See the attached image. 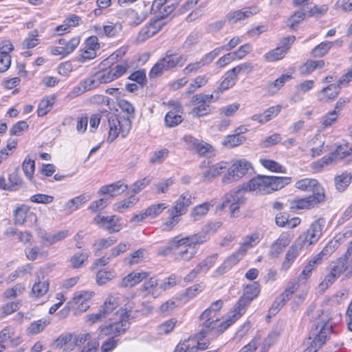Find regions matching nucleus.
Segmentation results:
<instances>
[{
	"label": "nucleus",
	"instance_id": "obj_1",
	"mask_svg": "<svg viewBox=\"0 0 352 352\" xmlns=\"http://www.w3.org/2000/svg\"><path fill=\"white\" fill-rule=\"evenodd\" d=\"M206 241V234L201 233L182 238L175 236L171 239L174 259L177 262L189 261L197 254L198 245Z\"/></svg>",
	"mask_w": 352,
	"mask_h": 352
},
{
	"label": "nucleus",
	"instance_id": "obj_2",
	"mask_svg": "<svg viewBox=\"0 0 352 352\" xmlns=\"http://www.w3.org/2000/svg\"><path fill=\"white\" fill-rule=\"evenodd\" d=\"M291 182L292 178L289 177L258 175L244 186L247 191L252 192L256 195H263L280 190Z\"/></svg>",
	"mask_w": 352,
	"mask_h": 352
},
{
	"label": "nucleus",
	"instance_id": "obj_3",
	"mask_svg": "<svg viewBox=\"0 0 352 352\" xmlns=\"http://www.w3.org/2000/svg\"><path fill=\"white\" fill-rule=\"evenodd\" d=\"M239 318L236 314L233 312V310L229 314L228 318L223 322L217 316L210 317L208 320L203 322L201 329L199 332L200 333V338H205L209 333H212L214 336H219Z\"/></svg>",
	"mask_w": 352,
	"mask_h": 352
},
{
	"label": "nucleus",
	"instance_id": "obj_4",
	"mask_svg": "<svg viewBox=\"0 0 352 352\" xmlns=\"http://www.w3.org/2000/svg\"><path fill=\"white\" fill-rule=\"evenodd\" d=\"M186 60L187 56L177 55L167 51L165 56L160 58L151 68L149 76L152 78L160 76L177 66H182Z\"/></svg>",
	"mask_w": 352,
	"mask_h": 352
},
{
	"label": "nucleus",
	"instance_id": "obj_5",
	"mask_svg": "<svg viewBox=\"0 0 352 352\" xmlns=\"http://www.w3.org/2000/svg\"><path fill=\"white\" fill-rule=\"evenodd\" d=\"M129 316L128 312H122L118 321L100 327L98 339H103L107 336L116 338V337L124 334L130 327Z\"/></svg>",
	"mask_w": 352,
	"mask_h": 352
},
{
	"label": "nucleus",
	"instance_id": "obj_6",
	"mask_svg": "<svg viewBox=\"0 0 352 352\" xmlns=\"http://www.w3.org/2000/svg\"><path fill=\"white\" fill-rule=\"evenodd\" d=\"M246 192L247 190L244 185L239 186L231 190L225 195L220 208H228L230 210L231 216L235 217L239 213V208L246 201V198L245 197Z\"/></svg>",
	"mask_w": 352,
	"mask_h": 352
},
{
	"label": "nucleus",
	"instance_id": "obj_7",
	"mask_svg": "<svg viewBox=\"0 0 352 352\" xmlns=\"http://www.w3.org/2000/svg\"><path fill=\"white\" fill-rule=\"evenodd\" d=\"M108 121L109 131L107 141L109 142H113L119 134H121L122 138L128 135L131 126V122L129 118L118 117L115 114H111Z\"/></svg>",
	"mask_w": 352,
	"mask_h": 352
},
{
	"label": "nucleus",
	"instance_id": "obj_8",
	"mask_svg": "<svg viewBox=\"0 0 352 352\" xmlns=\"http://www.w3.org/2000/svg\"><path fill=\"white\" fill-rule=\"evenodd\" d=\"M259 293L260 285L257 282L248 285L244 289L243 295L234 306L233 312L240 318L245 313L247 307L258 296Z\"/></svg>",
	"mask_w": 352,
	"mask_h": 352
},
{
	"label": "nucleus",
	"instance_id": "obj_9",
	"mask_svg": "<svg viewBox=\"0 0 352 352\" xmlns=\"http://www.w3.org/2000/svg\"><path fill=\"white\" fill-rule=\"evenodd\" d=\"M252 168L251 164L245 160L235 162L228 168V172L222 178L224 184H231L242 178Z\"/></svg>",
	"mask_w": 352,
	"mask_h": 352
},
{
	"label": "nucleus",
	"instance_id": "obj_10",
	"mask_svg": "<svg viewBox=\"0 0 352 352\" xmlns=\"http://www.w3.org/2000/svg\"><path fill=\"white\" fill-rule=\"evenodd\" d=\"M323 223L322 219H318L313 222L308 229L298 237L299 245L309 246L316 243L322 236Z\"/></svg>",
	"mask_w": 352,
	"mask_h": 352
},
{
	"label": "nucleus",
	"instance_id": "obj_11",
	"mask_svg": "<svg viewBox=\"0 0 352 352\" xmlns=\"http://www.w3.org/2000/svg\"><path fill=\"white\" fill-rule=\"evenodd\" d=\"M324 197V193L316 192V195L305 198L293 199L290 201V208L292 210L309 209L316 204L323 201Z\"/></svg>",
	"mask_w": 352,
	"mask_h": 352
},
{
	"label": "nucleus",
	"instance_id": "obj_12",
	"mask_svg": "<svg viewBox=\"0 0 352 352\" xmlns=\"http://www.w3.org/2000/svg\"><path fill=\"white\" fill-rule=\"evenodd\" d=\"M219 50L214 49L212 51L209 53L206 54L200 60L190 63L188 64L185 68L183 69V74L185 75H188L191 73L196 72L199 71L201 67L205 65H209L212 63L214 59L219 56Z\"/></svg>",
	"mask_w": 352,
	"mask_h": 352
},
{
	"label": "nucleus",
	"instance_id": "obj_13",
	"mask_svg": "<svg viewBox=\"0 0 352 352\" xmlns=\"http://www.w3.org/2000/svg\"><path fill=\"white\" fill-rule=\"evenodd\" d=\"M259 12L260 9L256 6L246 7L239 10L228 12L226 15V20L229 23L234 24L247 19Z\"/></svg>",
	"mask_w": 352,
	"mask_h": 352
},
{
	"label": "nucleus",
	"instance_id": "obj_14",
	"mask_svg": "<svg viewBox=\"0 0 352 352\" xmlns=\"http://www.w3.org/2000/svg\"><path fill=\"white\" fill-rule=\"evenodd\" d=\"M297 289L298 285L296 283H289L285 288V291L275 299L270 311L272 314H275L278 311H280V309H282L285 305L286 302L291 298L292 296L297 290Z\"/></svg>",
	"mask_w": 352,
	"mask_h": 352
},
{
	"label": "nucleus",
	"instance_id": "obj_15",
	"mask_svg": "<svg viewBox=\"0 0 352 352\" xmlns=\"http://www.w3.org/2000/svg\"><path fill=\"white\" fill-rule=\"evenodd\" d=\"M120 218L116 215L113 216H101L98 215L94 218V222L101 228L107 230L109 232H118L122 229V225L120 223Z\"/></svg>",
	"mask_w": 352,
	"mask_h": 352
},
{
	"label": "nucleus",
	"instance_id": "obj_16",
	"mask_svg": "<svg viewBox=\"0 0 352 352\" xmlns=\"http://www.w3.org/2000/svg\"><path fill=\"white\" fill-rule=\"evenodd\" d=\"M92 29L101 38L104 36L114 38L122 31V25L119 22H109L108 24L103 26L98 24L94 25Z\"/></svg>",
	"mask_w": 352,
	"mask_h": 352
},
{
	"label": "nucleus",
	"instance_id": "obj_17",
	"mask_svg": "<svg viewBox=\"0 0 352 352\" xmlns=\"http://www.w3.org/2000/svg\"><path fill=\"white\" fill-rule=\"evenodd\" d=\"M195 197L189 192H185L175 201L173 206L168 209L171 213L182 216L188 210V208L192 204Z\"/></svg>",
	"mask_w": 352,
	"mask_h": 352
},
{
	"label": "nucleus",
	"instance_id": "obj_18",
	"mask_svg": "<svg viewBox=\"0 0 352 352\" xmlns=\"http://www.w3.org/2000/svg\"><path fill=\"white\" fill-rule=\"evenodd\" d=\"M22 184L23 181L17 168L9 174L8 181L3 177H0V188L5 190L16 191L22 186Z\"/></svg>",
	"mask_w": 352,
	"mask_h": 352
},
{
	"label": "nucleus",
	"instance_id": "obj_19",
	"mask_svg": "<svg viewBox=\"0 0 352 352\" xmlns=\"http://www.w3.org/2000/svg\"><path fill=\"white\" fill-rule=\"evenodd\" d=\"M290 235L287 233H282L277 240L270 246L268 256L270 258H277L284 251V249L290 243Z\"/></svg>",
	"mask_w": 352,
	"mask_h": 352
},
{
	"label": "nucleus",
	"instance_id": "obj_20",
	"mask_svg": "<svg viewBox=\"0 0 352 352\" xmlns=\"http://www.w3.org/2000/svg\"><path fill=\"white\" fill-rule=\"evenodd\" d=\"M98 87L94 76L92 75L89 78L81 80L76 86H75L69 93L72 98L78 96L87 91H91Z\"/></svg>",
	"mask_w": 352,
	"mask_h": 352
},
{
	"label": "nucleus",
	"instance_id": "obj_21",
	"mask_svg": "<svg viewBox=\"0 0 352 352\" xmlns=\"http://www.w3.org/2000/svg\"><path fill=\"white\" fill-rule=\"evenodd\" d=\"M94 295L93 292L80 291L74 294L72 301L69 302L68 304L78 305L80 311L84 312L89 307L87 302Z\"/></svg>",
	"mask_w": 352,
	"mask_h": 352
},
{
	"label": "nucleus",
	"instance_id": "obj_22",
	"mask_svg": "<svg viewBox=\"0 0 352 352\" xmlns=\"http://www.w3.org/2000/svg\"><path fill=\"white\" fill-rule=\"evenodd\" d=\"M295 187L303 191L312 192L313 195H316V192L324 193V189L314 179L305 178L298 180L296 182Z\"/></svg>",
	"mask_w": 352,
	"mask_h": 352
},
{
	"label": "nucleus",
	"instance_id": "obj_23",
	"mask_svg": "<svg viewBox=\"0 0 352 352\" xmlns=\"http://www.w3.org/2000/svg\"><path fill=\"white\" fill-rule=\"evenodd\" d=\"M316 329V330L319 329V331L314 339V344H317L321 347L325 343L327 336L332 331V324L329 320L326 322L322 320L317 323Z\"/></svg>",
	"mask_w": 352,
	"mask_h": 352
},
{
	"label": "nucleus",
	"instance_id": "obj_24",
	"mask_svg": "<svg viewBox=\"0 0 352 352\" xmlns=\"http://www.w3.org/2000/svg\"><path fill=\"white\" fill-rule=\"evenodd\" d=\"M69 232L68 230H60L54 233L45 232L41 236V243L46 246H51L68 237Z\"/></svg>",
	"mask_w": 352,
	"mask_h": 352
},
{
	"label": "nucleus",
	"instance_id": "obj_25",
	"mask_svg": "<svg viewBox=\"0 0 352 352\" xmlns=\"http://www.w3.org/2000/svg\"><path fill=\"white\" fill-rule=\"evenodd\" d=\"M49 281L45 277H37L32 285L30 296L32 298H40L47 294L49 290Z\"/></svg>",
	"mask_w": 352,
	"mask_h": 352
},
{
	"label": "nucleus",
	"instance_id": "obj_26",
	"mask_svg": "<svg viewBox=\"0 0 352 352\" xmlns=\"http://www.w3.org/2000/svg\"><path fill=\"white\" fill-rule=\"evenodd\" d=\"M128 188V186L122 181H118L113 184L102 186L98 190V195H109L111 197H115L124 192Z\"/></svg>",
	"mask_w": 352,
	"mask_h": 352
},
{
	"label": "nucleus",
	"instance_id": "obj_27",
	"mask_svg": "<svg viewBox=\"0 0 352 352\" xmlns=\"http://www.w3.org/2000/svg\"><path fill=\"white\" fill-rule=\"evenodd\" d=\"M148 272H132L122 278L120 286L122 287H132L148 276Z\"/></svg>",
	"mask_w": 352,
	"mask_h": 352
},
{
	"label": "nucleus",
	"instance_id": "obj_28",
	"mask_svg": "<svg viewBox=\"0 0 352 352\" xmlns=\"http://www.w3.org/2000/svg\"><path fill=\"white\" fill-rule=\"evenodd\" d=\"M91 199V196L88 194L83 193L73 199H69L64 206L65 210L71 213L76 210L80 206L85 204Z\"/></svg>",
	"mask_w": 352,
	"mask_h": 352
},
{
	"label": "nucleus",
	"instance_id": "obj_29",
	"mask_svg": "<svg viewBox=\"0 0 352 352\" xmlns=\"http://www.w3.org/2000/svg\"><path fill=\"white\" fill-rule=\"evenodd\" d=\"M236 80L237 76L232 69L228 71L225 74L224 79L217 89V97H219L223 91L233 87L235 85Z\"/></svg>",
	"mask_w": 352,
	"mask_h": 352
},
{
	"label": "nucleus",
	"instance_id": "obj_30",
	"mask_svg": "<svg viewBox=\"0 0 352 352\" xmlns=\"http://www.w3.org/2000/svg\"><path fill=\"white\" fill-rule=\"evenodd\" d=\"M214 206L212 201L202 203L194 207L190 211V217L194 221H198L206 215L209 210Z\"/></svg>",
	"mask_w": 352,
	"mask_h": 352
},
{
	"label": "nucleus",
	"instance_id": "obj_31",
	"mask_svg": "<svg viewBox=\"0 0 352 352\" xmlns=\"http://www.w3.org/2000/svg\"><path fill=\"white\" fill-rule=\"evenodd\" d=\"M301 246L299 245H292L289 250H287L284 261L282 263L281 269L284 271H287L292 264L294 263L295 259L299 254V250H300Z\"/></svg>",
	"mask_w": 352,
	"mask_h": 352
},
{
	"label": "nucleus",
	"instance_id": "obj_32",
	"mask_svg": "<svg viewBox=\"0 0 352 352\" xmlns=\"http://www.w3.org/2000/svg\"><path fill=\"white\" fill-rule=\"evenodd\" d=\"M329 269L340 276L344 272H349V265L346 259L342 256L335 261L331 262Z\"/></svg>",
	"mask_w": 352,
	"mask_h": 352
},
{
	"label": "nucleus",
	"instance_id": "obj_33",
	"mask_svg": "<svg viewBox=\"0 0 352 352\" xmlns=\"http://www.w3.org/2000/svg\"><path fill=\"white\" fill-rule=\"evenodd\" d=\"M292 78V76L289 74H283L278 78L270 82L267 85V90L270 94L273 95L284 85V84Z\"/></svg>",
	"mask_w": 352,
	"mask_h": 352
},
{
	"label": "nucleus",
	"instance_id": "obj_34",
	"mask_svg": "<svg viewBox=\"0 0 352 352\" xmlns=\"http://www.w3.org/2000/svg\"><path fill=\"white\" fill-rule=\"evenodd\" d=\"M323 60H308L302 65L300 67V72L302 75L306 76L311 74L316 68H322L324 66Z\"/></svg>",
	"mask_w": 352,
	"mask_h": 352
},
{
	"label": "nucleus",
	"instance_id": "obj_35",
	"mask_svg": "<svg viewBox=\"0 0 352 352\" xmlns=\"http://www.w3.org/2000/svg\"><path fill=\"white\" fill-rule=\"evenodd\" d=\"M261 164L271 172L286 173L287 169L278 162L269 159H260Z\"/></svg>",
	"mask_w": 352,
	"mask_h": 352
},
{
	"label": "nucleus",
	"instance_id": "obj_36",
	"mask_svg": "<svg viewBox=\"0 0 352 352\" xmlns=\"http://www.w3.org/2000/svg\"><path fill=\"white\" fill-rule=\"evenodd\" d=\"M287 54V50L283 47H277L270 50L263 56V58L267 62H274L283 59Z\"/></svg>",
	"mask_w": 352,
	"mask_h": 352
},
{
	"label": "nucleus",
	"instance_id": "obj_37",
	"mask_svg": "<svg viewBox=\"0 0 352 352\" xmlns=\"http://www.w3.org/2000/svg\"><path fill=\"white\" fill-rule=\"evenodd\" d=\"M217 89L213 91L212 94H199L193 96L191 99L192 104H197L200 102H205L206 104L210 105L212 101L217 100L219 97H217Z\"/></svg>",
	"mask_w": 352,
	"mask_h": 352
},
{
	"label": "nucleus",
	"instance_id": "obj_38",
	"mask_svg": "<svg viewBox=\"0 0 352 352\" xmlns=\"http://www.w3.org/2000/svg\"><path fill=\"white\" fill-rule=\"evenodd\" d=\"M55 102V97H47L43 99L38 104L37 114L38 116H45L52 109Z\"/></svg>",
	"mask_w": 352,
	"mask_h": 352
},
{
	"label": "nucleus",
	"instance_id": "obj_39",
	"mask_svg": "<svg viewBox=\"0 0 352 352\" xmlns=\"http://www.w3.org/2000/svg\"><path fill=\"white\" fill-rule=\"evenodd\" d=\"M336 160H338L333 152L329 155H325L320 160L312 163L311 167L314 171L320 172L324 166L329 165Z\"/></svg>",
	"mask_w": 352,
	"mask_h": 352
},
{
	"label": "nucleus",
	"instance_id": "obj_40",
	"mask_svg": "<svg viewBox=\"0 0 352 352\" xmlns=\"http://www.w3.org/2000/svg\"><path fill=\"white\" fill-rule=\"evenodd\" d=\"M32 270V265L30 263L18 267L8 276V282L10 283L14 281L17 278L24 277L26 274L30 273Z\"/></svg>",
	"mask_w": 352,
	"mask_h": 352
},
{
	"label": "nucleus",
	"instance_id": "obj_41",
	"mask_svg": "<svg viewBox=\"0 0 352 352\" xmlns=\"http://www.w3.org/2000/svg\"><path fill=\"white\" fill-rule=\"evenodd\" d=\"M351 180V176L347 173H342L341 175L336 176L335 186L339 191H343L349 185Z\"/></svg>",
	"mask_w": 352,
	"mask_h": 352
},
{
	"label": "nucleus",
	"instance_id": "obj_42",
	"mask_svg": "<svg viewBox=\"0 0 352 352\" xmlns=\"http://www.w3.org/2000/svg\"><path fill=\"white\" fill-rule=\"evenodd\" d=\"M167 213L169 217L162 225V228L164 231H170L173 230L181 220V216L175 213H171L170 210H168Z\"/></svg>",
	"mask_w": 352,
	"mask_h": 352
},
{
	"label": "nucleus",
	"instance_id": "obj_43",
	"mask_svg": "<svg viewBox=\"0 0 352 352\" xmlns=\"http://www.w3.org/2000/svg\"><path fill=\"white\" fill-rule=\"evenodd\" d=\"M118 307V297L116 296H108L101 309L102 311L107 316L110 313H111L114 309H116Z\"/></svg>",
	"mask_w": 352,
	"mask_h": 352
},
{
	"label": "nucleus",
	"instance_id": "obj_44",
	"mask_svg": "<svg viewBox=\"0 0 352 352\" xmlns=\"http://www.w3.org/2000/svg\"><path fill=\"white\" fill-rule=\"evenodd\" d=\"M94 76L98 87L101 84L109 83L116 80L110 69L99 71L95 73Z\"/></svg>",
	"mask_w": 352,
	"mask_h": 352
},
{
	"label": "nucleus",
	"instance_id": "obj_45",
	"mask_svg": "<svg viewBox=\"0 0 352 352\" xmlns=\"http://www.w3.org/2000/svg\"><path fill=\"white\" fill-rule=\"evenodd\" d=\"M168 154L169 150L166 148L155 151L151 157L149 163L152 165L160 164L165 161L168 157Z\"/></svg>",
	"mask_w": 352,
	"mask_h": 352
},
{
	"label": "nucleus",
	"instance_id": "obj_46",
	"mask_svg": "<svg viewBox=\"0 0 352 352\" xmlns=\"http://www.w3.org/2000/svg\"><path fill=\"white\" fill-rule=\"evenodd\" d=\"M333 45V43L330 41L322 42L312 50V56L315 58L324 56L332 47Z\"/></svg>",
	"mask_w": 352,
	"mask_h": 352
},
{
	"label": "nucleus",
	"instance_id": "obj_47",
	"mask_svg": "<svg viewBox=\"0 0 352 352\" xmlns=\"http://www.w3.org/2000/svg\"><path fill=\"white\" fill-rule=\"evenodd\" d=\"M74 335L65 334L60 336L55 341L54 344L56 348H63L66 346L68 349L72 350L74 347L73 344Z\"/></svg>",
	"mask_w": 352,
	"mask_h": 352
},
{
	"label": "nucleus",
	"instance_id": "obj_48",
	"mask_svg": "<svg viewBox=\"0 0 352 352\" xmlns=\"http://www.w3.org/2000/svg\"><path fill=\"white\" fill-rule=\"evenodd\" d=\"M49 324L50 321L46 319H41L34 321L29 326L28 329V332L31 335H36L42 332Z\"/></svg>",
	"mask_w": 352,
	"mask_h": 352
},
{
	"label": "nucleus",
	"instance_id": "obj_49",
	"mask_svg": "<svg viewBox=\"0 0 352 352\" xmlns=\"http://www.w3.org/2000/svg\"><path fill=\"white\" fill-rule=\"evenodd\" d=\"M29 208L24 205H22L16 208L14 212V222L16 225L21 226L24 223Z\"/></svg>",
	"mask_w": 352,
	"mask_h": 352
},
{
	"label": "nucleus",
	"instance_id": "obj_50",
	"mask_svg": "<svg viewBox=\"0 0 352 352\" xmlns=\"http://www.w3.org/2000/svg\"><path fill=\"white\" fill-rule=\"evenodd\" d=\"M194 105L196 107L190 112V114L192 115L193 118H199L210 113L211 110L210 105L206 104L205 102H200Z\"/></svg>",
	"mask_w": 352,
	"mask_h": 352
},
{
	"label": "nucleus",
	"instance_id": "obj_51",
	"mask_svg": "<svg viewBox=\"0 0 352 352\" xmlns=\"http://www.w3.org/2000/svg\"><path fill=\"white\" fill-rule=\"evenodd\" d=\"M336 248L337 241H331L326 245L322 251L317 254L315 256L316 257V259L320 261L321 263L324 258H328L331 254H333Z\"/></svg>",
	"mask_w": 352,
	"mask_h": 352
},
{
	"label": "nucleus",
	"instance_id": "obj_52",
	"mask_svg": "<svg viewBox=\"0 0 352 352\" xmlns=\"http://www.w3.org/2000/svg\"><path fill=\"white\" fill-rule=\"evenodd\" d=\"M217 256V254H213L199 263L197 267L199 272H201V273H206L213 266Z\"/></svg>",
	"mask_w": 352,
	"mask_h": 352
},
{
	"label": "nucleus",
	"instance_id": "obj_53",
	"mask_svg": "<svg viewBox=\"0 0 352 352\" xmlns=\"http://www.w3.org/2000/svg\"><path fill=\"white\" fill-rule=\"evenodd\" d=\"M337 160H341L346 157H349L352 160V146L348 144H344L337 146L333 152Z\"/></svg>",
	"mask_w": 352,
	"mask_h": 352
},
{
	"label": "nucleus",
	"instance_id": "obj_54",
	"mask_svg": "<svg viewBox=\"0 0 352 352\" xmlns=\"http://www.w3.org/2000/svg\"><path fill=\"white\" fill-rule=\"evenodd\" d=\"M129 23L132 26H137L142 23L146 19L144 13L139 14L135 10L130 9L127 12Z\"/></svg>",
	"mask_w": 352,
	"mask_h": 352
},
{
	"label": "nucleus",
	"instance_id": "obj_55",
	"mask_svg": "<svg viewBox=\"0 0 352 352\" xmlns=\"http://www.w3.org/2000/svg\"><path fill=\"white\" fill-rule=\"evenodd\" d=\"M208 81V78L206 75H200L197 76L193 82H191L188 87L187 93L191 94L197 89L205 85Z\"/></svg>",
	"mask_w": 352,
	"mask_h": 352
},
{
	"label": "nucleus",
	"instance_id": "obj_56",
	"mask_svg": "<svg viewBox=\"0 0 352 352\" xmlns=\"http://www.w3.org/2000/svg\"><path fill=\"white\" fill-rule=\"evenodd\" d=\"M258 237L256 235L248 236L241 245L239 247L238 251L244 256L246 252L258 242Z\"/></svg>",
	"mask_w": 352,
	"mask_h": 352
},
{
	"label": "nucleus",
	"instance_id": "obj_57",
	"mask_svg": "<svg viewBox=\"0 0 352 352\" xmlns=\"http://www.w3.org/2000/svg\"><path fill=\"white\" fill-rule=\"evenodd\" d=\"M245 140V138L239 134L229 135L226 136L223 144L226 146L232 148L241 144Z\"/></svg>",
	"mask_w": 352,
	"mask_h": 352
},
{
	"label": "nucleus",
	"instance_id": "obj_58",
	"mask_svg": "<svg viewBox=\"0 0 352 352\" xmlns=\"http://www.w3.org/2000/svg\"><path fill=\"white\" fill-rule=\"evenodd\" d=\"M183 120L182 116L176 114L174 111H169L166 113L164 122L168 127H174L180 124Z\"/></svg>",
	"mask_w": 352,
	"mask_h": 352
},
{
	"label": "nucleus",
	"instance_id": "obj_59",
	"mask_svg": "<svg viewBox=\"0 0 352 352\" xmlns=\"http://www.w3.org/2000/svg\"><path fill=\"white\" fill-rule=\"evenodd\" d=\"M19 302H10L0 308V317L4 318L17 311L20 307Z\"/></svg>",
	"mask_w": 352,
	"mask_h": 352
},
{
	"label": "nucleus",
	"instance_id": "obj_60",
	"mask_svg": "<svg viewBox=\"0 0 352 352\" xmlns=\"http://www.w3.org/2000/svg\"><path fill=\"white\" fill-rule=\"evenodd\" d=\"M307 15V12L298 10L295 12L287 20L288 25L294 29L298 23L302 22Z\"/></svg>",
	"mask_w": 352,
	"mask_h": 352
},
{
	"label": "nucleus",
	"instance_id": "obj_61",
	"mask_svg": "<svg viewBox=\"0 0 352 352\" xmlns=\"http://www.w3.org/2000/svg\"><path fill=\"white\" fill-rule=\"evenodd\" d=\"M177 321L175 319H170L162 323L157 327V331L159 335H167L174 329Z\"/></svg>",
	"mask_w": 352,
	"mask_h": 352
},
{
	"label": "nucleus",
	"instance_id": "obj_62",
	"mask_svg": "<svg viewBox=\"0 0 352 352\" xmlns=\"http://www.w3.org/2000/svg\"><path fill=\"white\" fill-rule=\"evenodd\" d=\"M25 289V287L22 283H17L12 288L8 289L4 292V296L6 298H14L21 294Z\"/></svg>",
	"mask_w": 352,
	"mask_h": 352
},
{
	"label": "nucleus",
	"instance_id": "obj_63",
	"mask_svg": "<svg viewBox=\"0 0 352 352\" xmlns=\"http://www.w3.org/2000/svg\"><path fill=\"white\" fill-rule=\"evenodd\" d=\"M320 136H315L311 139V143L316 145L311 148V155L312 157H316L320 155L324 150V141L319 140Z\"/></svg>",
	"mask_w": 352,
	"mask_h": 352
},
{
	"label": "nucleus",
	"instance_id": "obj_64",
	"mask_svg": "<svg viewBox=\"0 0 352 352\" xmlns=\"http://www.w3.org/2000/svg\"><path fill=\"white\" fill-rule=\"evenodd\" d=\"M168 206L164 203L153 204L146 208V212L150 218H155L160 215Z\"/></svg>",
	"mask_w": 352,
	"mask_h": 352
}]
</instances>
